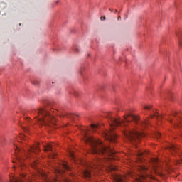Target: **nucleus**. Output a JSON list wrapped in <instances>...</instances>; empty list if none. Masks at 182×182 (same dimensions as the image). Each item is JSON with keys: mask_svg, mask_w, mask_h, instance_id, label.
I'll return each instance as SVG.
<instances>
[{"mask_svg": "<svg viewBox=\"0 0 182 182\" xmlns=\"http://www.w3.org/2000/svg\"><path fill=\"white\" fill-rule=\"evenodd\" d=\"M141 168H143V170H146L145 167L141 166Z\"/></svg>", "mask_w": 182, "mask_h": 182, "instance_id": "obj_30", "label": "nucleus"}, {"mask_svg": "<svg viewBox=\"0 0 182 182\" xmlns=\"http://www.w3.org/2000/svg\"><path fill=\"white\" fill-rule=\"evenodd\" d=\"M122 132L126 139L131 141V143H139L140 141V139L146 136V133L140 132L136 129L132 131L129 129H122Z\"/></svg>", "mask_w": 182, "mask_h": 182, "instance_id": "obj_6", "label": "nucleus"}, {"mask_svg": "<svg viewBox=\"0 0 182 182\" xmlns=\"http://www.w3.org/2000/svg\"><path fill=\"white\" fill-rule=\"evenodd\" d=\"M105 117L108 120L109 129L104 130L102 132V136L105 137V140H107L109 143H116L117 141V134L114 132L116 127H126L127 123H130V122H135V123L140 124L142 127H146L149 125V121L144 122H140V117L134 116L132 114V113L127 112V111L124 116V120L120 118H114L110 112L105 114Z\"/></svg>", "mask_w": 182, "mask_h": 182, "instance_id": "obj_2", "label": "nucleus"}, {"mask_svg": "<svg viewBox=\"0 0 182 182\" xmlns=\"http://www.w3.org/2000/svg\"><path fill=\"white\" fill-rule=\"evenodd\" d=\"M92 182H99V181L96 180H93Z\"/></svg>", "mask_w": 182, "mask_h": 182, "instance_id": "obj_31", "label": "nucleus"}, {"mask_svg": "<svg viewBox=\"0 0 182 182\" xmlns=\"http://www.w3.org/2000/svg\"><path fill=\"white\" fill-rule=\"evenodd\" d=\"M33 85H36V86H38V85H39V80H35L34 81H33Z\"/></svg>", "mask_w": 182, "mask_h": 182, "instance_id": "obj_19", "label": "nucleus"}, {"mask_svg": "<svg viewBox=\"0 0 182 182\" xmlns=\"http://www.w3.org/2000/svg\"><path fill=\"white\" fill-rule=\"evenodd\" d=\"M143 110L144 114H148L149 112H150L151 113H153L151 115V117H156V119H163L162 115L159 114V112H157V109H153L151 105L144 106Z\"/></svg>", "mask_w": 182, "mask_h": 182, "instance_id": "obj_9", "label": "nucleus"}, {"mask_svg": "<svg viewBox=\"0 0 182 182\" xmlns=\"http://www.w3.org/2000/svg\"><path fill=\"white\" fill-rule=\"evenodd\" d=\"M98 129H100V124H92L90 127H80L83 140L91 147L90 153L105 156V159L97 158L93 162L90 163L81 161V164H85L87 167L82 171V176L85 178H92V171L95 168L99 170L100 165L103 164L106 160L110 161V160H114V157H116V151L113 149L112 145L109 146L104 145L100 139H96L90 135L92 132H97Z\"/></svg>", "mask_w": 182, "mask_h": 182, "instance_id": "obj_1", "label": "nucleus"}, {"mask_svg": "<svg viewBox=\"0 0 182 182\" xmlns=\"http://www.w3.org/2000/svg\"><path fill=\"white\" fill-rule=\"evenodd\" d=\"M11 141L14 145L15 153V158L13 160V163H16L17 166H20V167H25V159L29 157V154H31V153L38 154V153L41 151L39 149V144L34 146H28L27 152H26L25 149H23V146H21V142L16 140H13Z\"/></svg>", "mask_w": 182, "mask_h": 182, "instance_id": "obj_3", "label": "nucleus"}, {"mask_svg": "<svg viewBox=\"0 0 182 182\" xmlns=\"http://www.w3.org/2000/svg\"><path fill=\"white\" fill-rule=\"evenodd\" d=\"M112 170H116V168H112Z\"/></svg>", "mask_w": 182, "mask_h": 182, "instance_id": "obj_35", "label": "nucleus"}, {"mask_svg": "<svg viewBox=\"0 0 182 182\" xmlns=\"http://www.w3.org/2000/svg\"><path fill=\"white\" fill-rule=\"evenodd\" d=\"M31 114H35L34 119L37 123H40L41 126H56V118L52 116V112L48 111L46 108L33 109L31 112Z\"/></svg>", "mask_w": 182, "mask_h": 182, "instance_id": "obj_4", "label": "nucleus"}, {"mask_svg": "<svg viewBox=\"0 0 182 182\" xmlns=\"http://www.w3.org/2000/svg\"><path fill=\"white\" fill-rule=\"evenodd\" d=\"M68 154L70 157H71V159H73V160H76V156H75V151L72 149H68Z\"/></svg>", "mask_w": 182, "mask_h": 182, "instance_id": "obj_13", "label": "nucleus"}, {"mask_svg": "<svg viewBox=\"0 0 182 182\" xmlns=\"http://www.w3.org/2000/svg\"><path fill=\"white\" fill-rule=\"evenodd\" d=\"M67 117H68V119H72L73 120H75V119H76V117H77V116L70 113V114H67Z\"/></svg>", "mask_w": 182, "mask_h": 182, "instance_id": "obj_14", "label": "nucleus"}, {"mask_svg": "<svg viewBox=\"0 0 182 182\" xmlns=\"http://www.w3.org/2000/svg\"><path fill=\"white\" fill-rule=\"evenodd\" d=\"M20 139H21V140H24V141H25V140H26L27 138L24 134H21Z\"/></svg>", "mask_w": 182, "mask_h": 182, "instance_id": "obj_17", "label": "nucleus"}, {"mask_svg": "<svg viewBox=\"0 0 182 182\" xmlns=\"http://www.w3.org/2000/svg\"><path fill=\"white\" fill-rule=\"evenodd\" d=\"M54 149H55L54 144H48L46 146H45L44 148L45 151H50V159H55V157H56V154L53 151Z\"/></svg>", "mask_w": 182, "mask_h": 182, "instance_id": "obj_11", "label": "nucleus"}, {"mask_svg": "<svg viewBox=\"0 0 182 182\" xmlns=\"http://www.w3.org/2000/svg\"><path fill=\"white\" fill-rule=\"evenodd\" d=\"M116 14H117V9L115 10Z\"/></svg>", "mask_w": 182, "mask_h": 182, "instance_id": "obj_33", "label": "nucleus"}, {"mask_svg": "<svg viewBox=\"0 0 182 182\" xmlns=\"http://www.w3.org/2000/svg\"><path fill=\"white\" fill-rule=\"evenodd\" d=\"M109 11H110V12H113V9H109Z\"/></svg>", "mask_w": 182, "mask_h": 182, "instance_id": "obj_28", "label": "nucleus"}, {"mask_svg": "<svg viewBox=\"0 0 182 182\" xmlns=\"http://www.w3.org/2000/svg\"><path fill=\"white\" fill-rule=\"evenodd\" d=\"M117 182H123V178H122V176H118L117 178Z\"/></svg>", "mask_w": 182, "mask_h": 182, "instance_id": "obj_18", "label": "nucleus"}, {"mask_svg": "<svg viewBox=\"0 0 182 182\" xmlns=\"http://www.w3.org/2000/svg\"><path fill=\"white\" fill-rule=\"evenodd\" d=\"M51 112H53V111L50 110Z\"/></svg>", "mask_w": 182, "mask_h": 182, "instance_id": "obj_36", "label": "nucleus"}, {"mask_svg": "<svg viewBox=\"0 0 182 182\" xmlns=\"http://www.w3.org/2000/svg\"><path fill=\"white\" fill-rule=\"evenodd\" d=\"M148 152L146 151H138L136 156L137 157H139V160H141V157H143V156H146V154H148Z\"/></svg>", "mask_w": 182, "mask_h": 182, "instance_id": "obj_12", "label": "nucleus"}, {"mask_svg": "<svg viewBox=\"0 0 182 182\" xmlns=\"http://www.w3.org/2000/svg\"><path fill=\"white\" fill-rule=\"evenodd\" d=\"M21 176L22 177V178H25V177H26V175L25 173H22Z\"/></svg>", "mask_w": 182, "mask_h": 182, "instance_id": "obj_22", "label": "nucleus"}, {"mask_svg": "<svg viewBox=\"0 0 182 182\" xmlns=\"http://www.w3.org/2000/svg\"><path fill=\"white\" fill-rule=\"evenodd\" d=\"M151 178L154 179V176H151Z\"/></svg>", "mask_w": 182, "mask_h": 182, "instance_id": "obj_32", "label": "nucleus"}, {"mask_svg": "<svg viewBox=\"0 0 182 182\" xmlns=\"http://www.w3.org/2000/svg\"><path fill=\"white\" fill-rule=\"evenodd\" d=\"M55 170L59 174H62L63 173H66V171H72V168L68 166V163L64 162L61 164L60 168Z\"/></svg>", "mask_w": 182, "mask_h": 182, "instance_id": "obj_10", "label": "nucleus"}, {"mask_svg": "<svg viewBox=\"0 0 182 182\" xmlns=\"http://www.w3.org/2000/svg\"><path fill=\"white\" fill-rule=\"evenodd\" d=\"M155 136H156V139H160V137H161V133H160V132H156V133L155 134Z\"/></svg>", "mask_w": 182, "mask_h": 182, "instance_id": "obj_16", "label": "nucleus"}, {"mask_svg": "<svg viewBox=\"0 0 182 182\" xmlns=\"http://www.w3.org/2000/svg\"><path fill=\"white\" fill-rule=\"evenodd\" d=\"M53 110H55V112H58V110H56V109H53Z\"/></svg>", "mask_w": 182, "mask_h": 182, "instance_id": "obj_34", "label": "nucleus"}, {"mask_svg": "<svg viewBox=\"0 0 182 182\" xmlns=\"http://www.w3.org/2000/svg\"><path fill=\"white\" fill-rule=\"evenodd\" d=\"M122 19V17L120 16H118V21H120Z\"/></svg>", "mask_w": 182, "mask_h": 182, "instance_id": "obj_27", "label": "nucleus"}, {"mask_svg": "<svg viewBox=\"0 0 182 182\" xmlns=\"http://www.w3.org/2000/svg\"><path fill=\"white\" fill-rule=\"evenodd\" d=\"M142 179L147 180V176H146L145 175L142 176Z\"/></svg>", "mask_w": 182, "mask_h": 182, "instance_id": "obj_23", "label": "nucleus"}, {"mask_svg": "<svg viewBox=\"0 0 182 182\" xmlns=\"http://www.w3.org/2000/svg\"><path fill=\"white\" fill-rule=\"evenodd\" d=\"M165 150L166 151H170L172 156H178L180 159H178V164H181L182 163V152L180 148L177 146V145L173 144H169L165 147Z\"/></svg>", "mask_w": 182, "mask_h": 182, "instance_id": "obj_7", "label": "nucleus"}, {"mask_svg": "<svg viewBox=\"0 0 182 182\" xmlns=\"http://www.w3.org/2000/svg\"><path fill=\"white\" fill-rule=\"evenodd\" d=\"M106 20V17H105V16H102L101 17H100V21H105Z\"/></svg>", "mask_w": 182, "mask_h": 182, "instance_id": "obj_20", "label": "nucleus"}, {"mask_svg": "<svg viewBox=\"0 0 182 182\" xmlns=\"http://www.w3.org/2000/svg\"><path fill=\"white\" fill-rule=\"evenodd\" d=\"M179 45H180V46H182V41H180V42H179Z\"/></svg>", "mask_w": 182, "mask_h": 182, "instance_id": "obj_29", "label": "nucleus"}, {"mask_svg": "<svg viewBox=\"0 0 182 182\" xmlns=\"http://www.w3.org/2000/svg\"><path fill=\"white\" fill-rule=\"evenodd\" d=\"M26 179H18L16 178L11 179L10 182H25Z\"/></svg>", "mask_w": 182, "mask_h": 182, "instance_id": "obj_15", "label": "nucleus"}, {"mask_svg": "<svg viewBox=\"0 0 182 182\" xmlns=\"http://www.w3.org/2000/svg\"><path fill=\"white\" fill-rule=\"evenodd\" d=\"M74 50H75V52H79V48H77V46H75L74 48Z\"/></svg>", "mask_w": 182, "mask_h": 182, "instance_id": "obj_21", "label": "nucleus"}, {"mask_svg": "<svg viewBox=\"0 0 182 182\" xmlns=\"http://www.w3.org/2000/svg\"><path fill=\"white\" fill-rule=\"evenodd\" d=\"M30 121H31V118H27V119H26V122H29Z\"/></svg>", "mask_w": 182, "mask_h": 182, "instance_id": "obj_24", "label": "nucleus"}, {"mask_svg": "<svg viewBox=\"0 0 182 182\" xmlns=\"http://www.w3.org/2000/svg\"><path fill=\"white\" fill-rule=\"evenodd\" d=\"M21 127H23V129H24V130L28 131V128L25 127V126H22Z\"/></svg>", "mask_w": 182, "mask_h": 182, "instance_id": "obj_25", "label": "nucleus"}, {"mask_svg": "<svg viewBox=\"0 0 182 182\" xmlns=\"http://www.w3.org/2000/svg\"><path fill=\"white\" fill-rule=\"evenodd\" d=\"M151 161L154 164V173H155L156 176H159L160 177H165L166 173H164V171H167L168 173L173 171V167L171 166V164L168 162H165L162 165L161 162H160V160H159L157 158H152Z\"/></svg>", "mask_w": 182, "mask_h": 182, "instance_id": "obj_5", "label": "nucleus"}, {"mask_svg": "<svg viewBox=\"0 0 182 182\" xmlns=\"http://www.w3.org/2000/svg\"><path fill=\"white\" fill-rule=\"evenodd\" d=\"M169 122L170 123H172L174 127H177L178 129L182 127L181 117H180L178 115V113H177L176 112H173L172 116L169 117Z\"/></svg>", "mask_w": 182, "mask_h": 182, "instance_id": "obj_8", "label": "nucleus"}, {"mask_svg": "<svg viewBox=\"0 0 182 182\" xmlns=\"http://www.w3.org/2000/svg\"><path fill=\"white\" fill-rule=\"evenodd\" d=\"M0 182H2V176L0 175Z\"/></svg>", "mask_w": 182, "mask_h": 182, "instance_id": "obj_26", "label": "nucleus"}]
</instances>
